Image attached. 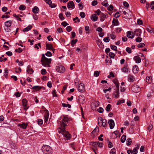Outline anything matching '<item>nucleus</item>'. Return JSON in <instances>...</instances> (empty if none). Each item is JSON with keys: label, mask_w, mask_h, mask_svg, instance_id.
I'll return each mask as SVG.
<instances>
[{"label": "nucleus", "mask_w": 154, "mask_h": 154, "mask_svg": "<svg viewBox=\"0 0 154 154\" xmlns=\"http://www.w3.org/2000/svg\"><path fill=\"white\" fill-rule=\"evenodd\" d=\"M51 58L48 59L46 57L44 54H42L41 62L43 66L47 67H50V64L51 63Z\"/></svg>", "instance_id": "f257e3e1"}, {"label": "nucleus", "mask_w": 154, "mask_h": 154, "mask_svg": "<svg viewBox=\"0 0 154 154\" xmlns=\"http://www.w3.org/2000/svg\"><path fill=\"white\" fill-rule=\"evenodd\" d=\"M69 120L67 116H65L63 118L62 120L58 122V124L60 126L59 128H65L66 125V122H68Z\"/></svg>", "instance_id": "f03ea898"}, {"label": "nucleus", "mask_w": 154, "mask_h": 154, "mask_svg": "<svg viewBox=\"0 0 154 154\" xmlns=\"http://www.w3.org/2000/svg\"><path fill=\"white\" fill-rule=\"evenodd\" d=\"M42 150L44 154H51L52 153L51 148L48 145L43 146L42 147Z\"/></svg>", "instance_id": "7ed1b4c3"}, {"label": "nucleus", "mask_w": 154, "mask_h": 154, "mask_svg": "<svg viewBox=\"0 0 154 154\" xmlns=\"http://www.w3.org/2000/svg\"><path fill=\"white\" fill-rule=\"evenodd\" d=\"M58 132L59 133L62 134L64 136L66 137L67 140H69L71 137V136L69 132L65 130V128H60V130L58 131Z\"/></svg>", "instance_id": "20e7f679"}, {"label": "nucleus", "mask_w": 154, "mask_h": 154, "mask_svg": "<svg viewBox=\"0 0 154 154\" xmlns=\"http://www.w3.org/2000/svg\"><path fill=\"white\" fill-rule=\"evenodd\" d=\"M56 70L57 71L60 73H63L65 71V68L61 65H58L56 66Z\"/></svg>", "instance_id": "39448f33"}, {"label": "nucleus", "mask_w": 154, "mask_h": 154, "mask_svg": "<svg viewBox=\"0 0 154 154\" xmlns=\"http://www.w3.org/2000/svg\"><path fill=\"white\" fill-rule=\"evenodd\" d=\"M132 90L134 93H138L140 90V88L137 85H134L132 87Z\"/></svg>", "instance_id": "423d86ee"}, {"label": "nucleus", "mask_w": 154, "mask_h": 154, "mask_svg": "<svg viewBox=\"0 0 154 154\" xmlns=\"http://www.w3.org/2000/svg\"><path fill=\"white\" fill-rule=\"evenodd\" d=\"M85 87L83 83H80L78 87V90L80 92L83 93L85 91Z\"/></svg>", "instance_id": "0eeeda50"}, {"label": "nucleus", "mask_w": 154, "mask_h": 154, "mask_svg": "<svg viewBox=\"0 0 154 154\" xmlns=\"http://www.w3.org/2000/svg\"><path fill=\"white\" fill-rule=\"evenodd\" d=\"M108 123L109 125L110 129H113L115 125V123L113 120L111 119L108 121Z\"/></svg>", "instance_id": "6e6552de"}, {"label": "nucleus", "mask_w": 154, "mask_h": 154, "mask_svg": "<svg viewBox=\"0 0 154 154\" xmlns=\"http://www.w3.org/2000/svg\"><path fill=\"white\" fill-rule=\"evenodd\" d=\"M27 101L25 99H23L22 100L23 105L25 110H27L29 108L27 106Z\"/></svg>", "instance_id": "1a4fd4ad"}, {"label": "nucleus", "mask_w": 154, "mask_h": 154, "mask_svg": "<svg viewBox=\"0 0 154 154\" xmlns=\"http://www.w3.org/2000/svg\"><path fill=\"white\" fill-rule=\"evenodd\" d=\"M79 101L82 104L84 103L85 99V97L83 95H80L78 97Z\"/></svg>", "instance_id": "9d476101"}, {"label": "nucleus", "mask_w": 154, "mask_h": 154, "mask_svg": "<svg viewBox=\"0 0 154 154\" xmlns=\"http://www.w3.org/2000/svg\"><path fill=\"white\" fill-rule=\"evenodd\" d=\"M99 128L96 127L91 133V135L93 134L94 136H96L99 131Z\"/></svg>", "instance_id": "9b49d317"}, {"label": "nucleus", "mask_w": 154, "mask_h": 154, "mask_svg": "<svg viewBox=\"0 0 154 154\" xmlns=\"http://www.w3.org/2000/svg\"><path fill=\"white\" fill-rule=\"evenodd\" d=\"M116 88V90L114 92L113 94V96L114 97H118L119 96V88Z\"/></svg>", "instance_id": "f8f14e48"}, {"label": "nucleus", "mask_w": 154, "mask_h": 154, "mask_svg": "<svg viewBox=\"0 0 154 154\" xmlns=\"http://www.w3.org/2000/svg\"><path fill=\"white\" fill-rule=\"evenodd\" d=\"M67 7L68 8H75V4L72 1H70L67 3Z\"/></svg>", "instance_id": "ddd939ff"}, {"label": "nucleus", "mask_w": 154, "mask_h": 154, "mask_svg": "<svg viewBox=\"0 0 154 154\" xmlns=\"http://www.w3.org/2000/svg\"><path fill=\"white\" fill-rule=\"evenodd\" d=\"M134 33L136 36H140L142 33V31L140 29H138L135 30Z\"/></svg>", "instance_id": "4468645a"}, {"label": "nucleus", "mask_w": 154, "mask_h": 154, "mask_svg": "<svg viewBox=\"0 0 154 154\" xmlns=\"http://www.w3.org/2000/svg\"><path fill=\"white\" fill-rule=\"evenodd\" d=\"M106 15L103 13H100V21L103 22L104 21L106 18Z\"/></svg>", "instance_id": "2eb2a0df"}, {"label": "nucleus", "mask_w": 154, "mask_h": 154, "mask_svg": "<svg viewBox=\"0 0 154 154\" xmlns=\"http://www.w3.org/2000/svg\"><path fill=\"white\" fill-rule=\"evenodd\" d=\"M127 37L131 38H133L134 37V35H133V33H132L131 31H129L127 32Z\"/></svg>", "instance_id": "dca6fc26"}, {"label": "nucleus", "mask_w": 154, "mask_h": 154, "mask_svg": "<svg viewBox=\"0 0 154 154\" xmlns=\"http://www.w3.org/2000/svg\"><path fill=\"white\" fill-rule=\"evenodd\" d=\"M139 70V68L137 65H134V66L133 68V72L135 73H137L138 72Z\"/></svg>", "instance_id": "f3484780"}, {"label": "nucleus", "mask_w": 154, "mask_h": 154, "mask_svg": "<svg viewBox=\"0 0 154 154\" xmlns=\"http://www.w3.org/2000/svg\"><path fill=\"white\" fill-rule=\"evenodd\" d=\"M96 43L100 48H103V47L104 45L100 40L99 39L97 41Z\"/></svg>", "instance_id": "a211bd4d"}, {"label": "nucleus", "mask_w": 154, "mask_h": 154, "mask_svg": "<svg viewBox=\"0 0 154 154\" xmlns=\"http://www.w3.org/2000/svg\"><path fill=\"white\" fill-rule=\"evenodd\" d=\"M17 125L18 126L20 127L23 129H26L27 127V124L25 123H23L22 124H18Z\"/></svg>", "instance_id": "6ab92c4d"}, {"label": "nucleus", "mask_w": 154, "mask_h": 154, "mask_svg": "<svg viewBox=\"0 0 154 154\" xmlns=\"http://www.w3.org/2000/svg\"><path fill=\"white\" fill-rule=\"evenodd\" d=\"M134 59L137 63H140L141 62V59L138 56H135L134 58Z\"/></svg>", "instance_id": "aec40b11"}, {"label": "nucleus", "mask_w": 154, "mask_h": 154, "mask_svg": "<svg viewBox=\"0 0 154 154\" xmlns=\"http://www.w3.org/2000/svg\"><path fill=\"white\" fill-rule=\"evenodd\" d=\"M93 104L94 106H95V107L94 108L92 107V109L93 110H95L96 109V107H98L99 105V102L97 101H95L93 103Z\"/></svg>", "instance_id": "412c9836"}, {"label": "nucleus", "mask_w": 154, "mask_h": 154, "mask_svg": "<svg viewBox=\"0 0 154 154\" xmlns=\"http://www.w3.org/2000/svg\"><path fill=\"white\" fill-rule=\"evenodd\" d=\"M42 88H43V87L42 86H35L33 87L32 89L33 90H35L36 91H38L41 89Z\"/></svg>", "instance_id": "4be33fe9"}, {"label": "nucleus", "mask_w": 154, "mask_h": 154, "mask_svg": "<svg viewBox=\"0 0 154 154\" xmlns=\"http://www.w3.org/2000/svg\"><path fill=\"white\" fill-rule=\"evenodd\" d=\"M46 48L47 49L51 50L53 49V47L52 45L51 44H49L48 43H46Z\"/></svg>", "instance_id": "5701e85b"}, {"label": "nucleus", "mask_w": 154, "mask_h": 154, "mask_svg": "<svg viewBox=\"0 0 154 154\" xmlns=\"http://www.w3.org/2000/svg\"><path fill=\"white\" fill-rule=\"evenodd\" d=\"M121 70L122 72L125 73H128V72H130V70L129 68H125V67H122Z\"/></svg>", "instance_id": "b1692460"}, {"label": "nucleus", "mask_w": 154, "mask_h": 154, "mask_svg": "<svg viewBox=\"0 0 154 154\" xmlns=\"http://www.w3.org/2000/svg\"><path fill=\"white\" fill-rule=\"evenodd\" d=\"M12 23V21L11 20H8L6 21L5 23V24L6 26L7 27H10Z\"/></svg>", "instance_id": "393cba45"}, {"label": "nucleus", "mask_w": 154, "mask_h": 154, "mask_svg": "<svg viewBox=\"0 0 154 154\" xmlns=\"http://www.w3.org/2000/svg\"><path fill=\"white\" fill-rule=\"evenodd\" d=\"M91 19L94 21H96L98 19V17L96 16V14H93L92 15Z\"/></svg>", "instance_id": "a878e982"}, {"label": "nucleus", "mask_w": 154, "mask_h": 154, "mask_svg": "<svg viewBox=\"0 0 154 154\" xmlns=\"http://www.w3.org/2000/svg\"><path fill=\"white\" fill-rule=\"evenodd\" d=\"M32 12L34 14H36L38 12L39 8L37 6H35L32 10Z\"/></svg>", "instance_id": "bb28decb"}, {"label": "nucleus", "mask_w": 154, "mask_h": 154, "mask_svg": "<svg viewBox=\"0 0 154 154\" xmlns=\"http://www.w3.org/2000/svg\"><path fill=\"white\" fill-rule=\"evenodd\" d=\"M32 28V26L31 25H30L29 26H28L24 28L23 29V32H27L30 30Z\"/></svg>", "instance_id": "cd10ccee"}, {"label": "nucleus", "mask_w": 154, "mask_h": 154, "mask_svg": "<svg viewBox=\"0 0 154 154\" xmlns=\"http://www.w3.org/2000/svg\"><path fill=\"white\" fill-rule=\"evenodd\" d=\"M146 81L148 83H151L152 82V78L151 76H147L146 78Z\"/></svg>", "instance_id": "c85d7f7f"}, {"label": "nucleus", "mask_w": 154, "mask_h": 154, "mask_svg": "<svg viewBox=\"0 0 154 154\" xmlns=\"http://www.w3.org/2000/svg\"><path fill=\"white\" fill-rule=\"evenodd\" d=\"M103 120V119H102V118L101 117H99L98 118V123L99 126L101 127L102 126V121Z\"/></svg>", "instance_id": "c756f323"}, {"label": "nucleus", "mask_w": 154, "mask_h": 154, "mask_svg": "<svg viewBox=\"0 0 154 154\" xmlns=\"http://www.w3.org/2000/svg\"><path fill=\"white\" fill-rule=\"evenodd\" d=\"M102 126H103V127H106L107 125V121L106 119H103V120L102 121Z\"/></svg>", "instance_id": "7c9ffc66"}, {"label": "nucleus", "mask_w": 154, "mask_h": 154, "mask_svg": "<svg viewBox=\"0 0 154 154\" xmlns=\"http://www.w3.org/2000/svg\"><path fill=\"white\" fill-rule=\"evenodd\" d=\"M46 113H47V114L46 115H45V116L44 121H45V123H47V122L48 119L49 114L48 113V111H47Z\"/></svg>", "instance_id": "2f4dec72"}, {"label": "nucleus", "mask_w": 154, "mask_h": 154, "mask_svg": "<svg viewBox=\"0 0 154 154\" xmlns=\"http://www.w3.org/2000/svg\"><path fill=\"white\" fill-rule=\"evenodd\" d=\"M90 145L93 146L95 148H97L98 146L97 142H91L90 143Z\"/></svg>", "instance_id": "473e14b6"}, {"label": "nucleus", "mask_w": 154, "mask_h": 154, "mask_svg": "<svg viewBox=\"0 0 154 154\" xmlns=\"http://www.w3.org/2000/svg\"><path fill=\"white\" fill-rule=\"evenodd\" d=\"M112 23L114 26H117L119 25V21L117 19H113L112 20Z\"/></svg>", "instance_id": "72a5a7b5"}, {"label": "nucleus", "mask_w": 154, "mask_h": 154, "mask_svg": "<svg viewBox=\"0 0 154 154\" xmlns=\"http://www.w3.org/2000/svg\"><path fill=\"white\" fill-rule=\"evenodd\" d=\"M126 139V136L125 135H123L121 138V141L122 143H124Z\"/></svg>", "instance_id": "f704fd0d"}, {"label": "nucleus", "mask_w": 154, "mask_h": 154, "mask_svg": "<svg viewBox=\"0 0 154 154\" xmlns=\"http://www.w3.org/2000/svg\"><path fill=\"white\" fill-rule=\"evenodd\" d=\"M27 72L30 74H32L33 72V71L32 69L29 66H28V68L27 70Z\"/></svg>", "instance_id": "c9c22d12"}, {"label": "nucleus", "mask_w": 154, "mask_h": 154, "mask_svg": "<svg viewBox=\"0 0 154 154\" xmlns=\"http://www.w3.org/2000/svg\"><path fill=\"white\" fill-rule=\"evenodd\" d=\"M113 83L115 84L116 88H119V85L118 82V80L115 79L113 81Z\"/></svg>", "instance_id": "e433bc0d"}, {"label": "nucleus", "mask_w": 154, "mask_h": 154, "mask_svg": "<svg viewBox=\"0 0 154 154\" xmlns=\"http://www.w3.org/2000/svg\"><path fill=\"white\" fill-rule=\"evenodd\" d=\"M132 143V140L130 138H128L126 141L127 145L128 146L130 145Z\"/></svg>", "instance_id": "4c0bfd02"}, {"label": "nucleus", "mask_w": 154, "mask_h": 154, "mask_svg": "<svg viewBox=\"0 0 154 154\" xmlns=\"http://www.w3.org/2000/svg\"><path fill=\"white\" fill-rule=\"evenodd\" d=\"M102 5H103L106 7H107L108 6V4L107 2V0H105L103 2L101 3Z\"/></svg>", "instance_id": "58836bf2"}, {"label": "nucleus", "mask_w": 154, "mask_h": 154, "mask_svg": "<svg viewBox=\"0 0 154 154\" xmlns=\"http://www.w3.org/2000/svg\"><path fill=\"white\" fill-rule=\"evenodd\" d=\"M78 41V40L77 39H75V40H72L71 41V44L72 46V47H73L74 46V45L76 43V42Z\"/></svg>", "instance_id": "ea45409f"}, {"label": "nucleus", "mask_w": 154, "mask_h": 154, "mask_svg": "<svg viewBox=\"0 0 154 154\" xmlns=\"http://www.w3.org/2000/svg\"><path fill=\"white\" fill-rule=\"evenodd\" d=\"M26 8V6L24 5H22L20 6L19 9L20 10L23 11Z\"/></svg>", "instance_id": "a19ab883"}, {"label": "nucleus", "mask_w": 154, "mask_h": 154, "mask_svg": "<svg viewBox=\"0 0 154 154\" xmlns=\"http://www.w3.org/2000/svg\"><path fill=\"white\" fill-rule=\"evenodd\" d=\"M62 106L64 107H68L69 108H70L71 107V106L69 104H65L63 103L62 104Z\"/></svg>", "instance_id": "79ce46f5"}, {"label": "nucleus", "mask_w": 154, "mask_h": 154, "mask_svg": "<svg viewBox=\"0 0 154 154\" xmlns=\"http://www.w3.org/2000/svg\"><path fill=\"white\" fill-rule=\"evenodd\" d=\"M111 107V105L110 104H108L105 108L106 110L107 111L109 112L110 110Z\"/></svg>", "instance_id": "37998d69"}, {"label": "nucleus", "mask_w": 154, "mask_h": 154, "mask_svg": "<svg viewBox=\"0 0 154 154\" xmlns=\"http://www.w3.org/2000/svg\"><path fill=\"white\" fill-rule=\"evenodd\" d=\"M8 69L7 68H5V72H4V75L5 77H7L8 75Z\"/></svg>", "instance_id": "c03bdc74"}, {"label": "nucleus", "mask_w": 154, "mask_h": 154, "mask_svg": "<svg viewBox=\"0 0 154 154\" xmlns=\"http://www.w3.org/2000/svg\"><path fill=\"white\" fill-rule=\"evenodd\" d=\"M116 150L115 148L112 149L110 151V154H116Z\"/></svg>", "instance_id": "a18cd8bd"}, {"label": "nucleus", "mask_w": 154, "mask_h": 154, "mask_svg": "<svg viewBox=\"0 0 154 154\" xmlns=\"http://www.w3.org/2000/svg\"><path fill=\"white\" fill-rule=\"evenodd\" d=\"M100 72H99L97 71H95L94 72V76L95 77H97L99 75Z\"/></svg>", "instance_id": "49530a36"}, {"label": "nucleus", "mask_w": 154, "mask_h": 154, "mask_svg": "<svg viewBox=\"0 0 154 154\" xmlns=\"http://www.w3.org/2000/svg\"><path fill=\"white\" fill-rule=\"evenodd\" d=\"M110 47L111 49L112 50L115 51H117V47L116 46L114 45H111L110 46Z\"/></svg>", "instance_id": "de8ad7c7"}, {"label": "nucleus", "mask_w": 154, "mask_h": 154, "mask_svg": "<svg viewBox=\"0 0 154 154\" xmlns=\"http://www.w3.org/2000/svg\"><path fill=\"white\" fill-rule=\"evenodd\" d=\"M136 42H140L142 41V38L140 37H137L135 39Z\"/></svg>", "instance_id": "09e8293b"}, {"label": "nucleus", "mask_w": 154, "mask_h": 154, "mask_svg": "<svg viewBox=\"0 0 154 154\" xmlns=\"http://www.w3.org/2000/svg\"><path fill=\"white\" fill-rule=\"evenodd\" d=\"M13 16L15 17L17 20L21 21V19L20 17L18 15H16L15 14L13 15Z\"/></svg>", "instance_id": "8fccbe9b"}, {"label": "nucleus", "mask_w": 154, "mask_h": 154, "mask_svg": "<svg viewBox=\"0 0 154 154\" xmlns=\"http://www.w3.org/2000/svg\"><path fill=\"white\" fill-rule=\"evenodd\" d=\"M15 71L16 73H19L21 72V69L20 67H19L18 68H15Z\"/></svg>", "instance_id": "3c124183"}, {"label": "nucleus", "mask_w": 154, "mask_h": 154, "mask_svg": "<svg viewBox=\"0 0 154 154\" xmlns=\"http://www.w3.org/2000/svg\"><path fill=\"white\" fill-rule=\"evenodd\" d=\"M109 57L111 58H114V56H115V54L112 52H110L109 54Z\"/></svg>", "instance_id": "603ef678"}, {"label": "nucleus", "mask_w": 154, "mask_h": 154, "mask_svg": "<svg viewBox=\"0 0 154 154\" xmlns=\"http://www.w3.org/2000/svg\"><path fill=\"white\" fill-rule=\"evenodd\" d=\"M126 51L129 54L131 53V49L129 47H127L126 49Z\"/></svg>", "instance_id": "864d4df0"}, {"label": "nucleus", "mask_w": 154, "mask_h": 154, "mask_svg": "<svg viewBox=\"0 0 154 154\" xmlns=\"http://www.w3.org/2000/svg\"><path fill=\"white\" fill-rule=\"evenodd\" d=\"M110 39L109 37H106L103 39V41L106 42H107L109 41Z\"/></svg>", "instance_id": "5fc2aeb1"}, {"label": "nucleus", "mask_w": 154, "mask_h": 154, "mask_svg": "<svg viewBox=\"0 0 154 154\" xmlns=\"http://www.w3.org/2000/svg\"><path fill=\"white\" fill-rule=\"evenodd\" d=\"M59 17L61 20H63L65 18L63 16V14L62 13H60V14Z\"/></svg>", "instance_id": "6e6d98bb"}, {"label": "nucleus", "mask_w": 154, "mask_h": 154, "mask_svg": "<svg viewBox=\"0 0 154 154\" xmlns=\"http://www.w3.org/2000/svg\"><path fill=\"white\" fill-rule=\"evenodd\" d=\"M80 16L82 18H84L85 17V13L83 12H81L80 13Z\"/></svg>", "instance_id": "4d7b16f0"}, {"label": "nucleus", "mask_w": 154, "mask_h": 154, "mask_svg": "<svg viewBox=\"0 0 154 154\" xmlns=\"http://www.w3.org/2000/svg\"><path fill=\"white\" fill-rule=\"evenodd\" d=\"M23 51V50L20 48H19L18 49H16L15 50V51L16 52L21 53Z\"/></svg>", "instance_id": "13d9d810"}, {"label": "nucleus", "mask_w": 154, "mask_h": 154, "mask_svg": "<svg viewBox=\"0 0 154 154\" xmlns=\"http://www.w3.org/2000/svg\"><path fill=\"white\" fill-rule=\"evenodd\" d=\"M47 73L46 70L44 69H42L41 71V73L42 75H45Z\"/></svg>", "instance_id": "bf43d9fd"}, {"label": "nucleus", "mask_w": 154, "mask_h": 154, "mask_svg": "<svg viewBox=\"0 0 154 154\" xmlns=\"http://www.w3.org/2000/svg\"><path fill=\"white\" fill-rule=\"evenodd\" d=\"M145 46V44L143 43H141L139 44L137 47L138 48H140L144 47Z\"/></svg>", "instance_id": "052dcab7"}, {"label": "nucleus", "mask_w": 154, "mask_h": 154, "mask_svg": "<svg viewBox=\"0 0 154 154\" xmlns=\"http://www.w3.org/2000/svg\"><path fill=\"white\" fill-rule=\"evenodd\" d=\"M113 7L112 5H110L108 8V10L109 11H111L113 10Z\"/></svg>", "instance_id": "680f3d73"}, {"label": "nucleus", "mask_w": 154, "mask_h": 154, "mask_svg": "<svg viewBox=\"0 0 154 154\" xmlns=\"http://www.w3.org/2000/svg\"><path fill=\"white\" fill-rule=\"evenodd\" d=\"M45 55L47 57H50L52 56V54L51 52L48 51L46 53Z\"/></svg>", "instance_id": "e2e57ef3"}, {"label": "nucleus", "mask_w": 154, "mask_h": 154, "mask_svg": "<svg viewBox=\"0 0 154 154\" xmlns=\"http://www.w3.org/2000/svg\"><path fill=\"white\" fill-rule=\"evenodd\" d=\"M97 111L100 113H102L103 111V109L102 108L100 107L97 109Z\"/></svg>", "instance_id": "0e129e2a"}, {"label": "nucleus", "mask_w": 154, "mask_h": 154, "mask_svg": "<svg viewBox=\"0 0 154 154\" xmlns=\"http://www.w3.org/2000/svg\"><path fill=\"white\" fill-rule=\"evenodd\" d=\"M38 124L40 125H41L43 124V122L42 119H39L38 120Z\"/></svg>", "instance_id": "69168bd1"}, {"label": "nucleus", "mask_w": 154, "mask_h": 154, "mask_svg": "<svg viewBox=\"0 0 154 154\" xmlns=\"http://www.w3.org/2000/svg\"><path fill=\"white\" fill-rule=\"evenodd\" d=\"M72 28L70 26H68L66 28V30L68 32H70L72 30Z\"/></svg>", "instance_id": "338daca9"}, {"label": "nucleus", "mask_w": 154, "mask_h": 154, "mask_svg": "<svg viewBox=\"0 0 154 154\" xmlns=\"http://www.w3.org/2000/svg\"><path fill=\"white\" fill-rule=\"evenodd\" d=\"M150 7L152 9H154V2H152L150 4Z\"/></svg>", "instance_id": "774afa93"}]
</instances>
